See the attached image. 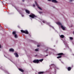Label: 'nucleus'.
Returning <instances> with one entry per match:
<instances>
[{
  "label": "nucleus",
  "mask_w": 74,
  "mask_h": 74,
  "mask_svg": "<svg viewBox=\"0 0 74 74\" xmlns=\"http://www.w3.org/2000/svg\"><path fill=\"white\" fill-rule=\"evenodd\" d=\"M29 16L30 17V18H32V19H35V18H37V16L33 14L30 15Z\"/></svg>",
  "instance_id": "1"
},
{
  "label": "nucleus",
  "mask_w": 74,
  "mask_h": 74,
  "mask_svg": "<svg viewBox=\"0 0 74 74\" xmlns=\"http://www.w3.org/2000/svg\"><path fill=\"white\" fill-rule=\"evenodd\" d=\"M21 31L23 33H25V34H29V32H28V31L27 30L24 31L23 30H21Z\"/></svg>",
  "instance_id": "2"
},
{
  "label": "nucleus",
  "mask_w": 74,
  "mask_h": 74,
  "mask_svg": "<svg viewBox=\"0 0 74 74\" xmlns=\"http://www.w3.org/2000/svg\"><path fill=\"white\" fill-rule=\"evenodd\" d=\"M33 63H39V60H34L33 61Z\"/></svg>",
  "instance_id": "3"
},
{
  "label": "nucleus",
  "mask_w": 74,
  "mask_h": 74,
  "mask_svg": "<svg viewBox=\"0 0 74 74\" xmlns=\"http://www.w3.org/2000/svg\"><path fill=\"white\" fill-rule=\"evenodd\" d=\"M35 3L36 5V6L38 7V8L39 9V10H42V8H40V7H39V5H38L37 4V3L36 1H35Z\"/></svg>",
  "instance_id": "4"
},
{
  "label": "nucleus",
  "mask_w": 74,
  "mask_h": 74,
  "mask_svg": "<svg viewBox=\"0 0 74 74\" xmlns=\"http://www.w3.org/2000/svg\"><path fill=\"white\" fill-rule=\"evenodd\" d=\"M64 54H63V53H59L57 54L58 56H61V55H64Z\"/></svg>",
  "instance_id": "5"
},
{
  "label": "nucleus",
  "mask_w": 74,
  "mask_h": 74,
  "mask_svg": "<svg viewBox=\"0 0 74 74\" xmlns=\"http://www.w3.org/2000/svg\"><path fill=\"white\" fill-rule=\"evenodd\" d=\"M14 55L15 56V57L16 58H18V57H19V55H18V54L16 53H14Z\"/></svg>",
  "instance_id": "6"
},
{
  "label": "nucleus",
  "mask_w": 74,
  "mask_h": 74,
  "mask_svg": "<svg viewBox=\"0 0 74 74\" xmlns=\"http://www.w3.org/2000/svg\"><path fill=\"white\" fill-rule=\"evenodd\" d=\"M52 2L54 3H58V1L56 0H52Z\"/></svg>",
  "instance_id": "7"
},
{
  "label": "nucleus",
  "mask_w": 74,
  "mask_h": 74,
  "mask_svg": "<svg viewBox=\"0 0 74 74\" xmlns=\"http://www.w3.org/2000/svg\"><path fill=\"white\" fill-rule=\"evenodd\" d=\"M61 28H62V30H64L66 29V28H65V27H64L63 25H61Z\"/></svg>",
  "instance_id": "8"
},
{
  "label": "nucleus",
  "mask_w": 74,
  "mask_h": 74,
  "mask_svg": "<svg viewBox=\"0 0 74 74\" xmlns=\"http://www.w3.org/2000/svg\"><path fill=\"white\" fill-rule=\"evenodd\" d=\"M9 51H10V52H14V49L12 48H11L9 49Z\"/></svg>",
  "instance_id": "9"
},
{
  "label": "nucleus",
  "mask_w": 74,
  "mask_h": 74,
  "mask_svg": "<svg viewBox=\"0 0 74 74\" xmlns=\"http://www.w3.org/2000/svg\"><path fill=\"white\" fill-rule=\"evenodd\" d=\"M25 12H26L27 13V14H30V11H29L28 10H26Z\"/></svg>",
  "instance_id": "10"
},
{
  "label": "nucleus",
  "mask_w": 74,
  "mask_h": 74,
  "mask_svg": "<svg viewBox=\"0 0 74 74\" xmlns=\"http://www.w3.org/2000/svg\"><path fill=\"white\" fill-rule=\"evenodd\" d=\"M18 70H19V71H21V72H23L24 71V70H23L21 68H19Z\"/></svg>",
  "instance_id": "11"
},
{
  "label": "nucleus",
  "mask_w": 74,
  "mask_h": 74,
  "mask_svg": "<svg viewBox=\"0 0 74 74\" xmlns=\"http://www.w3.org/2000/svg\"><path fill=\"white\" fill-rule=\"evenodd\" d=\"M71 67H68L67 68V69H68V71H70L71 70Z\"/></svg>",
  "instance_id": "12"
},
{
  "label": "nucleus",
  "mask_w": 74,
  "mask_h": 74,
  "mask_svg": "<svg viewBox=\"0 0 74 74\" xmlns=\"http://www.w3.org/2000/svg\"><path fill=\"white\" fill-rule=\"evenodd\" d=\"M60 37H61V38H63L64 37V36L63 35H62L60 36Z\"/></svg>",
  "instance_id": "13"
},
{
  "label": "nucleus",
  "mask_w": 74,
  "mask_h": 74,
  "mask_svg": "<svg viewBox=\"0 0 74 74\" xmlns=\"http://www.w3.org/2000/svg\"><path fill=\"white\" fill-rule=\"evenodd\" d=\"M43 60H44V59H40L39 60V62H41L43 61Z\"/></svg>",
  "instance_id": "14"
},
{
  "label": "nucleus",
  "mask_w": 74,
  "mask_h": 74,
  "mask_svg": "<svg viewBox=\"0 0 74 74\" xmlns=\"http://www.w3.org/2000/svg\"><path fill=\"white\" fill-rule=\"evenodd\" d=\"M57 23L58 25H62V24H61V23H60V22H58Z\"/></svg>",
  "instance_id": "15"
},
{
  "label": "nucleus",
  "mask_w": 74,
  "mask_h": 74,
  "mask_svg": "<svg viewBox=\"0 0 74 74\" xmlns=\"http://www.w3.org/2000/svg\"><path fill=\"white\" fill-rule=\"evenodd\" d=\"M62 58V56H60L57 57V59H59L60 58Z\"/></svg>",
  "instance_id": "16"
},
{
  "label": "nucleus",
  "mask_w": 74,
  "mask_h": 74,
  "mask_svg": "<svg viewBox=\"0 0 74 74\" xmlns=\"http://www.w3.org/2000/svg\"><path fill=\"white\" fill-rule=\"evenodd\" d=\"M12 34H13L15 35L16 34H16V32H15V31H14L13 32Z\"/></svg>",
  "instance_id": "17"
},
{
  "label": "nucleus",
  "mask_w": 74,
  "mask_h": 74,
  "mask_svg": "<svg viewBox=\"0 0 74 74\" xmlns=\"http://www.w3.org/2000/svg\"><path fill=\"white\" fill-rule=\"evenodd\" d=\"M14 37L15 38H17L18 37V36H17V35L16 34L14 35Z\"/></svg>",
  "instance_id": "18"
},
{
  "label": "nucleus",
  "mask_w": 74,
  "mask_h": 74,
  "mask_svg": "<svg viewBox=\"0 0 74 74\" xmlns=\"http://www.w3.org/2000/svg\"><path fill=\"white\" fill-rule=\"evenodd\" d=\"M70 39L71 40H73V38L71 37H70Z\"/></svg>",
  "instance_id": "19"
},
{
  "label": "nucleus",
  "mask_w": 74,
  "mask_h": 74,
  "mask_svg": "<svg viewBox=\"0 0 74 74\" xmlns=\"http://www.w3.org/2000/svg\"><path fill=\"white\" fill-rule=\"evenodd\" d=\"M35 51H38V50L37 49H35Z\"/></svg>",
  "instance_id": "20"
},
{
  "label": "nucleus",
  "mask_w": 74,
  "mask_h": 74,
  "mask_svg": "<svg viewBox=\"0 0 74 74\" xmlns=\"http://www.w3.org/2000/svg\"><path fill=\"white\" fill-rule=\"evenodd\" d=\"M39 13L40 14H42V12H39Z\"/></svg>",
  "instance_id": "21"
},
{
  "label": "nucleus",
  "mask_w": 74,
  "mask_h": 74,
  "mask_svg": "<svg viewBox=\"0 0 74 74\" xmlns=\"http://www.w3.org/2000/svg\"><path fill=\"white\" fill-rule=\"evenodd\" d=\"M48 51V49H47L45 51V52H47V51Z\"/></svg>",
  "instance_id": "22"
},
{
  "label": "nucleus",
  "mask_w": 74,
  "mask_h": 74,
  "mask_svg": "<svg viewBox=\"0 0 74 74\" xmlns=\"http://www.w3.org/2000/svg\"><path fill=\"white\" fill-rule=\"evenodd\" d=\"M42 22L43 23H45V21H42Z\"/></svg>",
  "instance_id": "23"
},
{
  "label": "nucleus",
  "mask_w": 74,
  "mask_h": 74,
  "mask_svg": "<svg viewBox=\"0 0 74 74\" xmlns=\"http://www.w3.org/2000/svg\"><path fill=\"white\" fill-rule=\"evenodd\" d=\"M33 7H35V5H34V4H33Z\"/></svg>",
  "instance_id": "24"
},
{
  "label": "nucleus",
  "mask_w": 74,
  "mask_h": 74,
  "mask_svg": "<svg viewBox=\"0 0 74 74\" xmlns=\"http://www.w3.org/2000/svg\"><path fill=\"white\" fill-rule=\"evenodd\" d=\"M40 46V45H37V47H39Z\"/></svg>",
  "instance_id": "25"
},
{
  "label": "nucleus",
  "mask_w": 74,
  "mask_h": 74,
  "mask_svg": "<svg viewBox=\"0 0 74 74\" xmlns=\"http://www.w3.org/2000/svg\"><path fill=\"white\" fill-rule=\"evenodd\" d=\"M22 0V1L23 2H24V1H25V0Z\"/></svg>",
  "instance_id": "26"
},
{
  "label": "nucleus",
  "mask_w": 74,
  "mask_h": 74,
  "mask_svg": "<svg viewBox=\"0 0 74 74\" xmlns=\"http://www.w3.org/2000/svg\"><path fill=\"white\" fill-rule=\"evenodd\" d=\"M22 16H24V15H23V14H22Z\"/></svg>",
  "instance_id": "27"
},
{
  "label": "nucleus",
  "mask_w": 74,
  "mask_h": 74,
  "mask_svg": "<svg viewBox=\"0 0 74 74\" xmlns=\"http://www.w3.org/2000/svg\"><path fill=\"white\" fill-rule=\"evenodd\" d=\"M70 1L71 2L73 1V0H70Z\"/></svg>",
  "instance_id": "28"
},
{
  "label": "nucleus",
  "mask_w": 74,
  "mask_h": 74,
  "mask_svg": "<svg viewBox=\"0 0 74 74\" xmlns=\"http://www.w3.org/2000/svg\"><path fill=\"white\" fill-rule=\"evenodd\" d=\"M0 48H1V45H0Z\"/></svg>",
  "instance_id": "29"
},
{
  "label": "nucleus",
  "mask_w": 74,
  "mask_h": 74,
  "mask_svg": "<svg viewBox=\"0 0 74 74\" xmlns=\"http://www.w3.org/2000/svg\"><path fill=\"white\" fill-rule=\"evenodd\" d=\"M48 56V54H47L46 55V56Z\"/></svg>",
  "instance_id": "30"
},
{
  "label": "nucleus",
  "mask_w": 74,
  "mask_h": 74,
  "mask_svg": "<svg viewBox=\"0 0 74 74\" xmlns=\"http://www.w3.org/2000/svg\"><path fill=\"white\" fill-rule=\"evenodd\" d=\"M48 1H51V0H47Z\"/></svg>",
  "instance_id": "31"
},
{
  "label": "nucleus",
  "mask_w": 74,
  "mask_h": 74,
  "mask_svg": "<svg viewBox=\"0 0 74 74\" xmlns=\"http://www.w3.org/2000/svg\"><path fill=\"white\" fill-rule=\"evenodd\" d=\"M73 34L74 35V31L73 32Z\"/></svg>",
  "instance_id": "32"
}]
</instances>
